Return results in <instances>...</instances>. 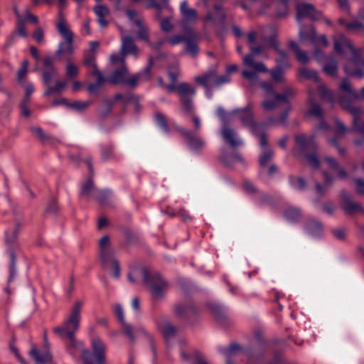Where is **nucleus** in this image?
I'll return each instance as SVG.
<instances>
[{
	"label": "nucleus",
	"instance_id": "obj_1",
	"mask_svg": "<svg viewBox=\"0 0 364 364\" xmlns=\"http://www.w3.org/2000/svg\"><path fill=\"white\" fill-rule=\"evenodd\" d=\"M247 42L250 44V53L245 56L243 63L251 70H244L242 77L251 82H257L259 79V73H267L268 69L262 62H255L254 57L257 55H263L269 46L273 48L277 52L279 48V43L275 35L267 38L266 36L251 31L247 33Z\"/></svg>",
	"mask_w": 364,
	"mask_h": 364
},
{
	"label": "nucleus",
	"instance_id": "obj_2",
	"mask_svg": "<svg viewBox=\"0 0 364 364\" xmlns=\"http://www.w3.org/2000/svg\"><path fill=\"white\" fill-rule=\"evenodd\" d=\"M65 339H68L67 352L74 358L80 354L84 364H105L106 346L100 338H94L91 341L92 353L85 349L83 343L75 339V336L65 337Z\"/></svg>",
	"mask_w": 364,
	"mask_h": 364
},
{
	"label": "nucleus",
	"instance_id": "obj_3",
	"mask_svg": "<svg viewBox=\"0 0 364 364\" xmlns=\"http://www.w3.org/2000/svg\"><path fill=\"white\" fill-rule=\"evenodd\" d=\"M260 87L266 92V96H272V99H267L263 101L262 106L264 110L271 111L279 106L281 104L284 105V108L280 114L278 121L281 124L284 125L287 119V116L291 109L289 100L296 95L295 90L291 87H286L283 92L276 93L274 91V87L272 82L262 81L259 82Z\"/></svg>",
	"mask_w": 364,
	"mask_h": 364
},
{
	"label": "nucleus",
	"instance_id": "obj_4",
	"mask_svg": "<svg viewBox=\"0 0 364 364\" xmlns=\"http://www.w3.org/2000/svg\"><path fill=\"white\" fill-rule=\"evenodd\" d=\"M232 114L240 119L244 126L251 127L252 133L259 139V145L264 146L268 144L267 137L265 132L266 129L269 126L275 124L277 122L273 117H269L268 121L266 122L257 124L254 120L252 107L250 105H247L246 107L242 109H235L232 112Z\"/></svg>",
	"mask_w": 364,
	"mask_h": 364
},
{
	"label": "nucleus",
	"instance_id": "obj_5",
	"mask_svg": "<svg viewBox=\"0 0 364 364\" xmlns=\"http://www.w3.org/2000/svg\"><path fill=\"white\" fill-rule=\"evenodd\" d=\"M82 306L83 301L77 300L71 307L70 313L65 318L61 326L55 327L53 332L61 338L75 336V333L80 327Z\"/></svg>",
	"mask_w": 364,
	"mask_h": 364
},
{
	"label": "nucleus",
	"instance_id": "obj_6",
	"mask_svg": "<svg viewBox=\"0 0 364 364\" xmlns=\"http://www.w3.org/2000/svg\"><path fill=\"white\" fill-rule=\"evenodd\" d=\"M144 282L148 287L154 299H161L168 287L167 282L158 273H150L147 269H142Z\"/></svg>",
	"mask_w": 364,
	"mask_h": 364
},
{
	"label": "nucleus",
	"instance_id": "obj_7",
	"mask_svg": "<svg viewBox=\"0 0 364 364\" xmlns=\"http://www.w3.org/2000/svg\"><path fill=\"white\" fill-rule=\"evenodd\" d=\"M56 28L60 34L65 38V42H60L58 48L56 50V55L71 54L74 50L73 47V33L68 27L66 21L61 11L58 14V22Z\"/></svg>",
	"mask_w": 364,
	"mask_h": 364
},
{
	"label": "nucleus",
	"instance_id": "obj_8",
	"mask_svg": "<svg viewBox=\"0 0 364 364\" xmlns=\"http://www.w3.org/2000/svg\"><path fill=\"white\" fill-rule=\"evenodd\" d=\"M220 353L225 357L226 364H234L231 358L240 353H244L248 356L250 363H262V353H252L248 348H244L237 343H232L228 347L220 348Z\"/></svg>",
	"mask_w": 364,
	"mask_h": 364
},
{
	"label": "nucleus",
	"instance_id": "obj_9",
	"mask_svg": "<svg viewBox=\"0 0 364 364\" xmlns=\"http://www.w3.org/2000/svg\"><path fill=\"white\" fill-rule=\"evenodd\" d=\"M217 115L223 124L220 133L224 141L229 143L232 147L242 146L244 144L243 141L238 137L237 134L233 129L228 126L226 112L223 107L218 108Z\"/></svg>",
	"mask_w": 364,
	"mask_h": 364
},
{
	"label": "nucleus",
	"instance_id": "obj_10",
	"mask_svg": "<svg viewBox=\"0 0 364 364\" xmlns=\"http://www.w3.org/2000/svg\"><path fill=\"white\" fill-rule=\"evenodd\" d=\"M196 93L195 87H191L187 82H181L177 85V94L180 97L183 110L189 114L193 112V99Z\"/></svg>",
	"mask_w": 364,
	"mask_h": 364
},
{
	"label": "nucleus",
	"instance_id": "obj_11",
	"mask_svg": "<svg viewBox=\"0 0 364 364\" xmlns=\"http://www.w3.org/2000/svg\"><path fill=\"white\" fill-rule=\"evenodd\" d=\"M338 102L344 109L353 115V128L354 131L359 134H363L364 121L360 119L362 110L358 107L353 106L350 101L345 97H340Z\"/></svg>",
	"mask_w": 364,
	"mask_h": 364
},
{
	"label": "nucleus",
	"instance_id": "obj_12",
	"mask_svg": "<svg viewBox=\"0 0 364 364\" xmlns=\"http://www.w3.org/2000/svg\"><path fill=\"white\" fill-rule=\"evenodd\" d=\"M316 61L323 64V70L327 75L336 77L338 74V62L333 55L326 56L323 51L316 48L314 53Z\"/></svg>",
	"mask_w": 364,
	"mask_h": 364
},
{
	"label": "nucleus",
	"instance_id": "obj_13",
	"mask_svg": "<svg viewBox=\"0 0 364 364\" xmlns=\"http://www.w3.org/2000/svg\"><path fill=\"white\" fill-rule=\"evenodd\" d=\"M177 131L185 138L188 147L196 153L200 152L205 146V140L195 132L182 127H177Z\"/></svg>",
	"mask_w": 364,
	"mask_h": 364
},
{
	"label": "nucleus",
	"instance_id": "obj_14",
	"mask_svg": "<svg viewBox=\"0 0 364 364\" xmlns=\"http://www.w3.org/2000/svg\"><path fill=\"white\" fill-rule=\"evenodd\" d=\"M296 21L302 25L304 18H309L312 20H320L322 18V14L316 10L313 4L309 3H299L296 6Z\"/></svg>",
	"mask_w": 364,
	"mask_h": 364
},
{
	"label": "nucleus",
	"instance_id": "obj_15",
	"mask_svg": "<svg viewBox=\"0 0 364 364\" xmlns=\"http://www.w3.org/2000/svg\"><path fill=\"white\" fill-rule=\"evenodd\" d=\"M299 36L301 41L307 40L315 46L321 43L324 47H327L328 45L326 36L325 35L317 36L315 28L313 26H311L308 31H305L304 26L300 27Z\"/></svg>",
	"mask_w": 364,
	"mask_h": 364
},
{
	"label": "nucleus",
	"instance_id": "obj_16",
	"mask_svg": "<svg viewBox=\"0 0 364 364\" xmlns=\"http://www.w3.org/2000/svg\"><path fill=\"white\" fill-rule=\"evenodd\" d=\"M57 75V69L53 65V59L51 57H46L43 59V69L42 70L43 81L46 86H48L52 79Z\"/></svg>",
	"mask_w": 364,
	"mask_h": 364
},
{
	"label": "nucleus",
	"instance_id": "obj_17",
	"mask_svg": "<svg viewBox=\"0 0 364 364\" xmlns=\"http://www.w3.org/2000/svg\"><path fill=\"white\" fill-rule=\"evenodd\" d=\"M114 314L116 316L118 321L122 325L124 333L128 336V338L132 341H134V335L133 332V329L131 325L127 323L125 321L124 318V312L122 306L120 304H117L114 306L113 309Z\"/></svg>",
	"mask_w": 364,
	"mask_h": 364
},
{
	"label": "nucleus",
	"instance_id": "obj_18",
	"mask_svg": "<svg viewBox=\"0 0 364 364\" xmlns=\"http://www.w3.org/2000/svg\"><path fill=\"white\" fill-rule=\"evenodd\" d=\"M352 43L344 35L339 34L333 38V49L339 55H343L350 48H352Z\"/></svg>",
	"mask_w": 364,
	"mask_h": 364
},
{
	"label": "nucleus",
	"instance_id": "obj_19",
	"mask_svg": "<svg viewBox=\"0 0 364 364\" xmlns=\"http://www.w3.org/2000/svg\"><path fill=\"white\" fill-rule=\"evenodd\" d=\"M121 41V53L125 55H132L136 57L138 54V48L134 44L133 38L130 36H122Z\"/></svg>",
	"mask_w": 364,
	"mask_h": 364
},
{
	"label": "nucleus",
	"instance_id": "obj_20",
	"mask_svg": "<svg viewBox=\"0 0 364 364\" xmlns=\"http://www.w3.org/2000/svg\"><path fill=\"white\" fill-rule=\"evenodd\" d=\"M335 125L336 136L333 138L329 139L328 141L331 145L337 148L338 151L341 155H344L346 153L345 149L338 145L337 140L340 138L341 135L346 134L348 129L345 127L344 124L338 119L335 121Z\"/></svg>",
	"mask_w": 364,
	"mask_h": 364
},
{
	"label": "nucleus",
	"instance_id": "obj_21",
	"mask_svg": "<svg viewBox=\"0 0 364 364\" xmlns=\"http://www.w3.org/2000/svg\"><path fill=\"white\" fill-rule=\"evenodd\" d=\"M217 79V73L215 70H210L207 73L201 75L194 77L195 81L199 85L208 89L210 86L215 87V81Z\"/></svg>",
	"mask_w": 364,
	"mask_h": 364
},
{
	"label": "nucleus",
	"instance_id": "obj_22",
	"mask_svg": "<svg viewBox=\"0 0 364 364\" xmlns=\"http://www.w3.org/2000/svg\"><path fill=\"white\" fill-rule=\"evenodd\" d=\"M295 142L301 152L308 149H314L316 146L314 136H306L299 134L295 136Z\"/></svg>",
	"mask_w": 364,
	"mask_h": 364
},
{
	"label": "nucleus",
	"instance_id": "obj_23",
	"mask_svg": "<svg viewBox=\"0 0 364 364\" xmlns=\"http://www.w3.org/2000/svg\"><path fill=\"white\" fill-rule=\"evenodd\" d=\"M343 200V209L348 214H352L355 212H363V208L358 203L353 202L350 199V195L347 192L342 193Z\"/></svg>",
	"mask_w": 364,
	"mask_h": 364
},
{
	"label": "nucleus",
	"instance_id": "obj_24",
	"mask_svg": "<svg viewBox=\"0 0 364 364\" xmlns=\"http://www.w3.org/2000/svg\"><path fill=\"white\" fill-rule=\"evenodd\" d=\"M128 74V68L126 65H122L115 70L107 78V81L112 84L124 83Z\"/></svg>",
	"mask_w": 364,
	"mask_h": 364
},
{
	"label": "nucleus",
	"instance_id": "obj_25",
	"mask_svg": "<svg viewBox=\"0 0 364 364\" xmlns=\"http://www.w3.org/2000/svg\"><path fill=\"white\" fill-rule=\"evenodd\" d=\"M30 355L37 364H46L51 361L52 356L48 351L41 353L36 346H33Z\"/></svg>",
	"mask_w": 364,
	"mask_h": 364
},
{
	"label": "nucleus",
	"instance_id": "obj_26",
	"mask_svg": "<svg viewBox=\"0 0 364 364\" xmlns=\"http://www.w3.org/2000/svg\"><path fill=\"white\" fill-rule=\"evenodd\" d=\"M175 313L180 318H187L194 314L196 309L191 303H181L176 306Z\"/></svg>",
	"mask_w": 364,
	"mask_h": 364
},
{
	"label": "nucleus",
	"instance_id": "obj_27",
	"mask_svg": "<svg viewBox=\"0 0 364 364\" xmlns=\"http://www.w3.org/2000/svg\"><path fill=\"white\" fill-rule=\"evenodd\" d=\"M20 228L21 225L18 223L14 229L7 230L5 232V242L9 247V253L10 252L11 250H14V246L17 240Z\"/></svg>",
	"mask_w": 364,
	"mask_h": 364
},
{
	"label": "nucleus",
	"instance_id": "obj_28",
	"mask_svg": "<svg viewBox=\"0 0 364 364\" xmlns=\"http://www.w3.org/2000/svg\"><path fill=\"white\" fill-rule=\"evenodd\" d=\"M180 11L186 21L189 23H194L197 20V11L194 9H189L188 7L187 1H184L181 4Z\"/></svg>",
	"mask_w": 364,
	"mask_h": 364
},
{
	"label": "nucleus",
	"instance_id": "obj_29",
	"mask_svg": "<svg viewBox=\"0 0 364 364\" xmlns=\"http://www.w3.org/2000/svg\"><path fill=\"white\" fill-rule=\"evenodd\" d=\"M96 193L97 191L95 188L92 179H87V181H85L82 185L81 191L80 193V197L87 200H90L94 198Z\"/></svg>",
	"mask_w": 364,
	"mask_h": 364
},
{
	"label": "nucleus",
	"instance_id": "obj_30",
	"mask_svg": "<svg viewBox=\"0 0 364 364\" xmlns=\"http://www.w3.org/2000/svg\"><path fill=\"white\" fill-rule=\"evenodd\" d=\"M93 10L97 17V22L100 26L106 27L108 24L106 16H108L109 13V9L103 5H97L94 7Z\"/></svg>",
	"mask_w": 364,
	"mask_h": 364
},
{
	"label": "nucleus",
	"instance_id": "obj_31",
	"mask_svg": "<svg viewBox=\"0 0 364 364\" xmlns=\"http://www.w3.org/2000/svg\"><path fill=\"white\" fill-rule=\"evenodd\" d=\"M306 230L313 236H319L323 232V226L319 221L312 218L307 221Z\"/></svg>",
	"mask_w": 364,
	"mask_h": 364
},
{
	"label": "nucleus",
	"instance_id": "obj_32",
	"mask_svg": "<svg viewBox=\"0 0 364 364\" xmlns=\"http://www.w3.org/2000/svg\"><path fill=\"white\" fill-rule=\"evenodd\" d=\"M339 88L342 92L347 93L351 99L360 100L359 93L352 87L351 83L348 78L342 79Z\"/></svg>",
	"mask_w": 364,
	"mask_h": 364
},
{
	"label": "nucleus",
	"instance_id": "obj_33",
	"mask_svg": "<svg viewBox=\"0 0 364 364\" xmlns=\"http://www.w3.org/2000/svg\"><path fill=\"white\" fill-rule=\"evenodd\" d=\"M101 159L102 161L116 160L117 156L114 152L113 144H104L100 148Z\"/></svg>",
	"mask_w": 364,
	"mask_h": 364
},
{
	"label": "nucleus",
	"instance_id": "obj_34",
	"mask_svg": "<svg viewBox=\"0 0 364 364\" xmlns=\"http://www.w3.org/2000/svg\"><path fill=\"white\" fill-rule=\"evenodd\" d=\"M308 100L311 103V108L307 111L306 114L322 119L323 110L318 104L313 102V93L311 91L309 92Z\"/></svg>",
	"mask_w": 364,
	"mask_h": 364
},
{
	"label": "nucleus",
	"instance_id": "obj_35",
	"mask_svg": "<svg viewBox=\"0 0 364 364\" xmlns=\"http://www.w3.org/2000/svg\"><path fill=\"white\" fill-rule=\"evenodd\" d=\"M289 48L294 51L296 58L299 63L304 64L309 62V58L307 53L301 50L296 41H291L289 42Z\"/></svg>",
	"mask_w": 364,
	"mask_h": 364
},
{
	"label": "nucleus",
	"instance_id": "obj_36",
	"mask_svg": "<svg viewBox=\"0 0 364 364\" xmlns=\"http://www.w3.org/2000/svg\"><path fill=\"white\" fill-rule=\"evenodd\" d=\"M194 34L186 38V51L192 57H196L199 53V48L195 39Z\"/></svg>",
	"mask_w": 364,
	"mask_h": 364
},
{
	"label": "nucleus",
	"instance_id": "obj_37",
	"mask_svg": "<svg viewBox=\"0 0 364 364\" xmlns=\"http://www.w3.org/2000/svg\"><path fill=\"white\" fill-rule=\"evenodd\" d=\"M100 259L102 266L105 268H108L114 264V262H118L114 256L113 251L111 250H102V252H100Z\"/></svg>",
	"mask_w": 364,
	"mask_h": 364
},
{
	"label": "nucleus",
	"instance_id": "obj_38",
	"mask_svg": "<svg viewBox=\"0 0 364 364\" xmlns=\"http://www.w3.org/2000/svg\"><path fill=\"white\" fill-rule=\"evenodd\" d=\"M95 196L97 197V201L102 205H109L113 198V194L109 190L99 191L97 192Z\"/></svg>",
	"mask_w": 364,
	"mask_h": 364
},
{
	"label": "nucleus",
	"instance_id": "obj_39",
	"mask_svg": "<svg viewBox=\"0 0 364 364\" xmlns=\"http://www.w3.org/2000/svg\"><path fill=\"white\" fill-rule=\"evenodd\" d=\"M134 23L139 28V31L136 33L138 38L149 42L148 28L144 25L143 19L141 18H137L134 21Z\"/></svg>",
	"mask_w": 364,
	"mask_h": 364
},
{
	"label": "nucleus",
	"instance_id": "obj_40",
	"mask_svg": "<svg viewBox=\"0 0 364 364\" xmlns=\"http://www.w3.org/2000/svg\"><path fill=\"white\" fill-rule=\"evenodd\" d=\"M166 340L173 337L176 333V328L169 322L164 321L159 326Z\"/></svg>",
	"mask_w": 364,
	"mask_h": 364
},
{
	"label": "nucleus",
	"instance_id": "obj_41",
	"mask_svg": "<svg viewBox=\"0 0 364 364\" xmlns=\"http://www.w3.org/2000/svg\"><path fill=\"white\" fill-rule=\"evenodd\" d=\"M279 57L276 59L277 66L275 68H280L286 70L290 68V64L288 61L287 54L284 50H278L277 52Z\"/></svg>",
	"mask_w": 364,
	"mask_h": 364
},
{
	"label": "nucleus",
	"instance_id": "obj_42",
	"mask_svg": "<svg viewBox=\"0 0 364 364\" xmlns=\"http://www.w3.org/2000/svg\"><path fill=\"white\" fill-rule=\"evenodd\" d=\"M299 75L300 77L306 80H311L316 82H318L319 81L318 73L315 70H310L306 68H301L299 70Z\"/></svg>",
	"mask_w": 364,
	"mask_h": 364
},
{
	"label": "nucleus",
	"instance_id": "obj_43",
	"mask_svg": "<svg viewBox=\"0 0 364 364\" xmlns=\"http://www.w3.org/2000/svg\"><path fill=\"white\" fill-rule=\"evenodd\" d=\"M284 215L285 218L291 222H296L301 217V213L299 209L294 207H290L287 208L284 211Z\"/></svg>",
	"mask_w": 364,
	"mask_h": 364
},
{
	"label": "nucleus",
	"instance_id": "obj_44",
	"mask_svg": "<svg viewBox=\"0 0 364 364\" xmlns=\"http://www.w3.org/2000/svg\"><path fill=\"white\" fill-rule=\"evenodd\" d=\"M114 105V102L111 100H104L100 107L99 114L102 118L107 117L112 112Z\"/></svg>",
	"mask_w": 364,
	"mask_h": 364
},
{
	"label": "nucleus",
	"instance_id": "obj_45",
	"mask_svg": "<svg viewBox=\"0 0 364 364\" xmlns=\"http://www.w3.org/2000/svg\"><path fill=\"white\" fill-rule=\"evenodd\" d=\"M220 160L225 166H231L235 161L242 162V156L238 153L232 155L223 153L220 156Z\"/></svg>",
	"mask_w": 364,
	"mask_h": 364
},
{
	"label": "nucleus",
	"instance_id": "obj_46",
	"mask_svg": "<svg viewBox=\"0 0 364 364\" xmlns=\"http://www.w3.org/2000/svg\"><path fill=\"white\" fill-rule=\"evenodd\" d=\"M267 144L264 146H260L263 148V150L259 156V162L261 166H265L268 162L272 159L274 152L272 149L266 148Z\"/></svg>",
	"mask_w": 364,
	"mask_h": 364
},
{
	"label": "nucleus",
	"instance_id": "obj_47",
	"mask_svg": "<svg viewBox=\"0 0 364 364\" xmlns=\"http://www.w3.org/2000/svg\"><path fill=\"white\" fill-rule=\"evenodd\" d=\"M155 120L156 124L160 127V129L165 133L168 134L170 132L169 127L167 123V119L166 116L161 113L156 112L155 114Z\"/></svg>",
	"mask_w": 364,
	"mask_h": 364
},
{
	"label": "nucleus",
	"instance_id": "obj_48",
	"mask_svg": "<svg viewBox=\"0 0 364 364\" xmlns=\"http://www.w3.org/2000/svg\"><path fill=\"white\" fill-rule=\"evenodd\" d=\"M325 161L328 164V166L331 168L338 172V177H340L341 178H344L346 176V171L343 168H340L338 167V164L335 159L331 156H327L325 158Z\"/></svg>",
	"mask_w": 364,
	"mask_h": 364
},
{
	"label": "nucleus",
	"instance_id": "obj_49",
	"mask_svg": "<svg viewBox=\"0 0 364 364\" xmlns=\"http://www.w3.org/2000/svg\"><path fill=\"white\" fill-rule=\"evenodd\" d=\"M9 257L11 259V263L9 265V277L8 279V282L10 283L15 279L16 276V255L14 250H11L9 252Z\"/></svg>",
	"mask_w": 364,
	"mask_h": 364
},
{
	"label": "nucleus",
	"instance_id": "obj_50",
	"mask_svg": "<svg viewBox=\"0 0 364 364\" xmlns=\"http://www.w3.org/2000/svg\"><path fill=\"white\" fill-rule=\"evenodd\" d=\"M66 85L67 82L65 81L62 82L60 80H57L54 86L50 85V84L48 86H47V89L44 92V95H49L53 93L60 92Z\"/></svg>",
	"mask_w": 364,
	"mask_h": 364
},
{
	"label": "nucleus",
	"instance_id": "obj_51",
	"mask_svg": "<svg viewBox=\"0 0 364 364\" xmlns=\"http://www.w3.org/2000/svg\"><path fill=\"white\" fill-rule=\"evenodd\" d=\"M17 16V27L16 31L19 36L22 37L27 36V32L26 30V19L20 13H16Z\"/></svg>",
	"mask_w": 364,
	"mask_h": 364
},
{
	"label": "nucleus",
	"instance_id": "obj_52",
	"mask_svg": "<svg viewBox=\"0 0 364 364\" xmlns=\"http://www.w3.org/2000/svg\"><path fill=\"white\" fill-rule=\"evenodd\" d=\"M349 51L351 52L352 57L350 62L356 65H364V60L361 58V52L360 49L355 48L352 46V48H350Z\"/></svg>",
	"mask_w": 364,
	"mask_h": 364
},
{
	"label": "nucleus",
	"instance_id": "obj_53",
	"mask_svg": "<svg viewBox=\"0 0 364 364\" xmlns=\"http://www.w3.org/2000/svg\"><path fill=\"white\" fill-rule=\"evenodd\" d=\"M154 64V58L150 57L148 65L140 73H137L142 81L149 80L151 78V70Z\"/></svg>",
	"mask_w": 364,
	"mask_h": 364
},
{
	"label": "nucleus",
	"instance_id": "obj_54",
	"mask_svg": "<svg viewBox=\"0 0 364 364\" xmlns=\"http://www.w3.org/2000/svg\"><path fill=\"white\" fill-rule=\"evenodd\" d=\"M339 22L341 24L345 25V26L351 31H364V24L360 21H354L350 23H345L344 20L339 19Z\"/></svg>",
	"mask_w": 364,
	"mask_h": 364
},
{
	"label": "nucleus",
	"instance_id": "obj_55",
	"mask_svg": "<svg viewBox=\"0 0 364 364\" xmlns=\"http://www.w3.org/2000/svg\"><path fill=\"white\" fill-rule=\"evenodd\" d=\"M318 92L320 97L328 101H333L335 100V94L328 90L325 85H319Z\"/></svg>",
	"mask_w": 364,
	"mask_h": 364
},
{
	"label": "nucleus",
	"instance_id": "obj_56",
	"mask_svg": "<svg viewBox=\"0 0 364 364\" xmlns=\"http://www.w3.org/2000/svg\"><path fill=\"white\" fill-rule=\"evenodd\" d=\"M208 307L217 318L220 319L225 316L224 308L219 304L210 303Z\"/></svg>",
	"mask_w": 364,
	"mask_h": 364
},
{
	"label": "nucleus",
	"instance_id": "obj_57",
	"mask_svg": "<svg viewBox=\"0 0 364 364\" xmlns=\"http://www.w3.org/2000/svg\"><path fill=\"white\" fill-rule=\"evenodd\" d=\"M65 73L68 78L73 79L77 77L79 73L78 67L68 60L66 65Z\"/></svg>",
	"mask_w": 364,
	"mask_h": 364
},
{
	"label": "nucleus",
	"instance_id": "obj_58",
	"mask_svg": "<svg viewBox=\"0 0 364 364\" xmlns=\"http://www.w3.org/2000/svg\"><path fill=\"white\" fill-rule=\"evenodd\" d=\"M267 72H269L271 77L274 82H281L284 81V70L274 68L273 69H271L270 70H268Z\"/></svg>",
	"mask_w": 364,
	"mask_h": 364
},
{
	"label": "nucleus",
	"instance_id": "obj_59",
	"mask_svg": "<svg viewBox=\"0 0 364 364\" xmlns=\"http://www.w3.org/2000/svg\"><path fill=\"white\" fill-rule=\"evenodd\" d=\"M290 185L298 190H303L306 187V181L302 178H296L294 176H289V178Z\"/></svg>",
	"mask_w": 364,
	"mask_h": 364
},
{
	"label": "nucleus",
	"instance_id": "obj_60",
	"mask_svg": "<svg viewBox=\"0 0 364 364\" xmlns=\"http://www.w3.org/2000/svg\"><path fill=\"white\" fill-rule=\"evenodd\" d=\"M323 176L325 177V182L323 186L321 185L320 183H316V190L317 192L320 194L324 193V189L330 186L333 180V178L326 172H323Z\"/></svg>",
	"mask_w": 364,
	"mask_h": 364
},
{
	"label": "nucleus",
	"instance_id": "obj_61",
	"mask_svg": "<svg viewBox=\"0 0 364 364\" xmlns=\"http://www.w3.org/2000/svg\"><path fill=\"white\" fill-rule=\"evenodd\" d=\"M31 131L33 134L36 135L38 137V139L43 142H45L50 139V136L47 135L43 132V130L39 127H31Z\"/></svg>",
	"mask_w": 364,
	"mask_h": 364
},
{
	"label": "nucleus",
	"instance_id": "obj_62",
	"mask_svg": "<svg viewBox=\"0 0 364 364\" xmlns=\"http://www.w3.org/2000/svg\"><path fill=\"white\" fill-rule=\"evenodd\" d=\"M344 71L346 75L351 77H357L360 79L364 77V71L360 68L353 70L349 65H346L344 67Z\"/></svg>",
	"mask_w": 364,
	"mask_h": 364
},
{
	"label": "nucleus",
	"instance_id": "obj_63",
	"mask_svg": "<svg viewBox=\"0 0 364 364\" xmlns=\"http://www.w3.org/2000/svg\"><path fill=\"white\" fill-rule=\"evenodd\" d=\"M95 58H96V54L95 53H87L85 54V60H84V64L87 66L90 67L92 69L97 68V64L95 63Z\"/></svg>",
	"mask_w": 364,
	"mask_h": 364
},
{
	"label": "nucleus",
	"instance_id": "obj_64",
	"mask_svg": "<svg viewBox=\"0 0 364 364\" xmlns=\"http://www.w3.org/2000/svg\"><path fill=\"white\" fill-rule=\"evenodd\" d=\"M289 1V0H280V3L277 11V16L278 17H283L287 14Z\"/></svg>",
	"mask_w": 364,
	"mask_h": 364
}]
</instances>
